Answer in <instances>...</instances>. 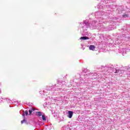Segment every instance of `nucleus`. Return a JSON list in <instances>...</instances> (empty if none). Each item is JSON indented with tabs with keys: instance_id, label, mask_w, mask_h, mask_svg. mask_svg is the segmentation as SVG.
<instances>
[{
	"instance_id": "obj_5",
	"label": "nucleus",
	"mask_w": 130,
	"mask_h": 130,
	"mask_svg": "<svg viewBox=\"0 0 130 130\" xmlns=\"http://www.w3.org/2000/svg\"><path fill=\"white\" fill-rule=\"evenodd\" d=\"M37 113L38 114V116H42V113L41 112H37Z\"/></svg>"
},
{
	"instance_id": "obj_1",
	"label": "nucleus",
	"mask_w": 130,
	"mask_h": 130,
	"mask_svg": "<svg viewBox=\"0 0 130 130\" xmlns=\"http://www.w3.org/2000/svg\"><path fill=\"white\" fill-rule=\"evenodd\" d=\"M73 114H74V112H73V111H68V117H69V118H72V117H73Z\"/></svg>"
},
{
	"instance_id": "obj_3",
	"label": "nucleus",
	"mask_w": 130,
	"mask_h": 130,
	"mask_svg": "<svg viewBox=\"0 0 130 130\" xmlns=\"http://www.w3.org/2000/svg\"><path fill=\"white\" fill-rule=\"evenodd\" d=\"M80 39H81L82 40H89V37H81L80 38Z\"/></svg>"
},
{
	"instance_id": "obj_4",
	"label": "nucleus",
	"mask_w": 130,
	"mask_h": 130,
	"mask_svg": "<svg viewBox=\"0 0 130 130\" xmlns=\"http://www.w3.org/2000/svg\"><path fill=\"white\" fill-rule=\"evenodd\" d=\"M35 111V109L34 108H31V109L29 110V115H31V112H32L33 111Z\"/></svg>"
},
{
	"instance_id": "obj_2",
	"label": "nucleus",
	"mask_w": 130,
	"mask_h": 130,
	"mask_svg": "<svg viewBox=\"0 0 130 130\" xmlns=\"http://www.w3.org/2000/svg\"><path fill=\"white\" fill-rule=\"evenodd\" d=\"M90 50H95V46L91 45L89 46Z\"/></svg>"
},
{
	"instance_id": "obj_8",
	"label": "nucleus",
	"mask_w": 130,
	"mask_h": 130,
	"mask_svg": "<svg viewBox=\"0 0 130 130\" xmlns=\"http://www.w3.org/2000/svg\"><path fill=\"white\" fill-rule=\"evenodd\" d=\"M24 113H25V115H28V111H25L24 112Z\"/></svg>"
},
{
	"instance_id": "obj_9",
	"label": "nucleus",
	"mask_w": 130,
	"mask_h": 130,
	"mask_svg": "<svg viewBox=\"0 0 130 130\" xmlns=\"http://www.w3.org/2000/svg\"><path fill=\"white\" fill-rule=\"evenodd\" d=\"M123 17H124V18H125V17H128L127 14H124L123 15Z\"/></svg>"
},
{
	"instance_id": "obj_11",
	"label": "nucleus",
	"mask_w": 130,
	"mask_h": 130,
	"mask_svg": "<svg viewBox=\"0 0 130 130\" xmlns=\"http://www.w3.org/2000/svg\"><path fill=\"white\" fill-rule=\"evenodd\" d=\"M22 115H23V116H25V115L24 114Z\"/></svg>"
},
{
	"instance_id": "obj_7",
	"label": "nucleus",
	"mask_w": 130,
	"mask_h": 130,
	"mask_svg": "<svg viewBox=\"0 0 130 130\" xmlns=\"http://www.w3.org/2000/svg\"><path fill=\"white\" fill-rule=\"evenodd\" d=\"M119 72V70H116V72H115V74H117Z\"/></svg>"
},
{
	"instance_id": "obj_10",
	"label": "nucleus",
	"mask_w": 130,
	"mask_h": 130,
	"mask_svg": "<svg viewBox=\"0 0 130 130\" xmlns=\"http://www.w3.org/2000/svg\"><path fill=\"white\" fill-rule=\"evenodd\" d=\"M24 121H25V119L21 121V123H22V124L24 123Z\"/></svg>"
},
{
	"instance_id": "obj_6",
	"label": "nucleus",
	"mask_w": 130,
	"mask_h": 130,
	"mask_svg": "<svg viewBox=\"0 0 130 130\" xmlns=\"http://www.w3.org/2000/svg\"><path fill=\"white\" fill-rule=\"evenodd\" d=\"M42 119H43V120H46V118H45V116L44 115H42Z\"/></svg>"
}]
</instances>
